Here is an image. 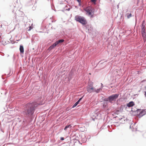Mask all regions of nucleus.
<instances>
[{
  "label": "nucleus",
  "instance_id": "nucleus-34",
  "mask_svg": "<svg viewBox=\"0 0 146 146\" xmlns=\"http://www.w3.org/2000/svg\"><path fill=\"white\" fill-rule=\"evenodd\" d=\"M101 84L102 86H101V88H102V89L103 88V87H104V86H103V85L102 83H101Z\"/></svg>",
  "mask_w": 146,
  "mask_h": 146
},
{
  "label": "nucleus",
  "instance_id": "nucleus-19",
  "mask_svg": "<svg viewBox=\"0 0 146 146\" xmlns=\"http://www.w3.org/2000/svg\"><path fill=\"white\" fill-rule=\"evenodd\" d=\"M125 16L127 17L128 19H129L132 16V15L131 13H127L126 14Z\"/></svg>",
  "mask_w": 146,
  "mask_h": 146
},
{
  "label": "nucleus",
  "instance_id": "nucleus-10",
  "mask_svg": "<svg viewBox=\"0 0 146 146\" xmlns=\"http://www.w3.org/2000/svg\"><path fill=\"white\" fill-rule=\"evenodd\" d=\"M57 45L56 44V42H55L49 47L48 48V50L49 51L55 48Z\"/></svg>",
  "mask_w": 146,
  "mask_h": 146
},
{
  "label": "nucleus",
  "instance_id": "nucleus-22",
  "mask_svg": "<svg viewBox=\"0 0 146 146\" xmlns=\"http://www.w3.org/2000/svg\"><path fill=\"white\" fill-rule=\"evenodd\" d=\"M90 6V12H91V14H92V13H94V9L91 6Z\"/></svg>",
  "mask_w": 146,
  "mask_h": 146
},
{
  "label": "nucleus",
  "instance_id": "nucleus-35",
  "mask_svg": "<svg viewBox=\"0 0 146 146\" xmlns=\"http://www.w3.org/2000/svg\"><path fill=\"white\" fill-rule=\"evenodd\" d=\"M32 9H33V10H34L35 9V7H33L32 8Z\"/></svg>",
  "mask_w": 146,
  "mask_h": 146
},
{
  "label": "nucleus",
  "instance_id": "nucleus-1",
  "mask_svg": "<svg viewBox=\"0 0 146 146\" xmlns=\"http://www.w3.org/2000/svg\"><path fill=\"white\" fill-rule=\"evenodd\" d=\"M38 104L35 102L27 104L21 112L22 116L23 118V123H25L31 118Z\"/></svg>",
  "mask_w": 146,
  "mask_h": 146
},
{
  "label": "nucleus",
  "instance_id": "nucleus-8",
  "mask_svg": "<svg viewBox=\"0 0 146 146\" xmlns=\"http://www.w3.org/2000/svg\"><path fill=\"white\" fill-rule=\"evenodd\" d=\"M82 17L77 15L75 17V20L76 21L80 23L81 20L82 18Z\"/></svg>",
  "mask_w": 146,
  "mask_h": 146
},
{
  "label": "nucleus",
  "instance_id": "nucleus-13",
  "mask_svg": "<svg viewBox=\"0 0 146 146\" xmlns=\"http://www.w3.org/2000/svg\"><path fill=\"white\" fill-rule=\"evenodd\" d=\"M127 106L128 107H132L134 105V103L132 101L130 102L129 103L127 104Z\"/></svg>",
  "mask_w": 146,
  "mask_h": 146
},
{
  "label": "nucleus",
  "instance_id": "nucleus-9",
  "mask_svg": "<svg viewBox=\"0 0 146 146\" xmlns=\"http://www.w3.org/2000/svg\"><path fill=\"white\" fill-rule=\"evenodd\" d=\"M90 6H88L84 9V10L88 13L89 15H91V13L90 12Z\"/></svg>",
  "mask_w": 146,
  "mask_h": 146
},
{
  "label": "nucleus",
  "instance_id": "nucleus-16",
  "mask_svg": "<svg viewBox=\"0 0 146 146\" xmlns=\"http://www.w3.org/2000/svg\"><path fill=\"white\" fill-rule=\"evenodd\" d=\"M64 40L63 39H61L58 40L56 41L55 42L57 45L58 44L63 42L64 41Z\"/></svg>",
  "mask_w": 146,
  "mask_h": 146
},
{
  "label": "nucleus",
  "instance_id": "nucleus-38",
  "mask_svg": "<svg viewBox=\"0 0 146 146\" xmlns=\"http://www.w3.org/2000/svg\"><path fill=\"white\" fill-rule=\"evenodd\" d=\"M2 79H4V78H3V76H2Z\"/></svg>",
  "mask_w": 146,
  "mask_h": 146
},
{
  "label": "nucleus",
  "instance_id": "nucleus-6",
  "mask_svg": "<svg viewBox=\"0 0 146 146\" xmlns=\"http://www.w3.org/2000/svg\"><path fill=\"white\" fill-rule=\"evenodd\" d=\"M86 136H85V135H83V136H82V134L79 135V136L80 137V138L81 139V140H82V141L83 143H85L86 142V141H87V140L86 139Z\"/></svg>",
  "mask_w": 146,
  "mask_h": 146
},
{
  "label": "nucleus",
  "instance_id": "nucleus-7",
  "mask_svg": "<svg viewBox=\"0 0 146 146\" xmlns=\"http://www.w3.org/2000/svg\"><path fill=\"white\" fill-rule=\"evenodd\" d=\"M80 23L83 25H86L87 24V21L86 19L82 17V19Z\"/></svg>",
  "mask_w": 146,
  "mask_h": 146
},
{
  "label": "nucleus",
  "instance_id": "nucleus-11",
  "mask_svg": "<svg viewBox=\"0 0 146 146\" xmlns=\"http://www.w3.org/2000/svg\"><path fill=\"white\" fill-rule=\"evenodd\" d=\"M84 96H83L81 98H80L79 100L76 102L75 104L73 106L72 108H74L79 103L80 101L82 100V98L84 97Z\"/></svg>",
  "mask_w": 146,
  "mask_h": 146
},
{
  "label": "nucleus",
  "instance_id": "nucleus-21",
  "mask_svg": "<svg viewBox=\"0 0 146 146\" xmlns=\"http://www.w3.org/2000/svg\"><path fill=\"white\" fill-rule=\"evenodd\" d=\"M145 21L143 20L142 22V24L141 25V28H145Z\"/></svg>",
  "mask_w": 146,
  "mask_h": 146
},
{
  "label": "nucleus",
  "instance_id": "nucleus-25",
  "mask_svg": "<svg viewBox=\"0 0 146 146\" xmlns=\"http://www.w3.org/2000/svg\"><path fill=\"white\" fill-rule=\"evenodd\" d=\"M85 25V27L86 29H88V30H89L90 27V25H87V24Z\"/></svg>",
  "mask_w": 146,
  "mask_h": 146
},
{
  "label": "nucleus",
  "instance_id": "nucleus-37",
  "mask_svg": "<svg viewBox=\"0 0 146 146\" xmlns=\"http://www.w3.org/2000/svg\"><path fill=\"white\" fill-rule=\"evenodd\" d=\"M2 56H4V53H3V54H2Z\"/></svg>",
  "mask_w": 146,
  "mask_h": 146
},
{
  "label": "nucleus",
  "instance_id": "nucleus-5",
  "mask_svg": "<svg viewBox=\"0 0 146 146\" xmlns=\"http://www.w3.org/2000/svg\"><path fill=\"white\" fill-rule=\"evenodd\" d=\"M100 115V114L99 113H94L93 114L92 116V119L95 121V119H99L98 118L99 115Z\"/></svg>",
  "mask_w": 146,
  "mask_h": 146
},
{
  "label": "nucleus",
  "instance_id": "nucleus-3",
  "mask_svg": "<svg viewBox=\"0 0 146 146\" xmlns=\"http://www.w3.org/2000/svg\"><path fill=\"white\" fill-rule=\"evenodd\" d=\"M119 94H113L107 98H104L103 97L102 99L103 101L105 102H108L111 103H112L113 101H116L117 99L118 98Z\"/></svg>",
  "mask_w": 146,
  "mask_h": 146
},
{
  "label": "nucleus",
  "instance_id": "nucleus-40",
  "mask_svg": "<svg viewBox=\"0 0 146 146\" xmlns=\"http://www.w3.org/2000/svg\"><path fill=\"white\" fill-rule=\"evenodd\" d=\"M117 7H118H118H119L118 5H117Z\"/></svg>",
  "mask_w": 146,
  "mask_h": 146
},
{
  "label": "nucleus",
  "instance_id": "nucleus-23",
  "mask_svg": "<svg viewBox=\"0 0 146 146\" xmlns=\"http://www.w3.org/2000/svg\"><path fill=\"white\" fill-rule=\"evenodd\" d=\"M145 33H146V32L145 31V28H141V34H145Z\"/></svg>",
  "mask_w": 146,
  "mask_h": 146
},
{
  "label": "nucleus",
  "instance_id": "nucleus-27",
  "mask_svg": "<svg viewBox=\"0 0 146 146\" xmlns=\"http://www.w3.org/2000/svg\"><path fill=\"white\" fill-rule=\"evenodd\" d=\"M86 139L87 140V139L89 140L91 138V136H90V135H88L87 136H86Z\"/></svg>",
  "mask_w": 146,
  "mask_h": 146
},
{
  "label": "nucleus",
  "instance_id": "nucleus-24",
  "mask_svg": "<svg viewBox=\"0 0 146 146\" xmlns=\"http://www.w3.org/2000/svg\"><path fill=\"white\" fill-rule=\"evenodd\" d=\"M97 1V0H90L91 1L94 5L96 4Z\"/></svg>",
  "mask_w": 146,
  "mask_h": 146
},
{
  "label": "nucleus",
  "instance_id": "nucleus-39",
  "mask_svg": "<svg viewBox=\"0 0 146 146\" xmlns=\"http://www.w3.org/2000/svg\"><path fill=\"white\" fill-rule=\"evenodd\" d=\"M7 76H8H8H9V74H8L7 75Z\"/></svg>",
  "mask_w": 146,
  "mask_h": 146
},
{
  "label": "nucleus",
  "instance_id": "nucleus-4",
  "mask_svg": "<svg viewBox=\"0 0 146 146\" xmlns=\"http://www.w3.org/2000/svg\"><path fill=\"white\" fill-rule=\"evenodd\" d=\"M93 83H92L88 85V86L87 88V91L89 93H91L94 92V89L93 87Z\"/></svg>",
  "mask_w": 146,
  "mask_h": 146
},
{
  "label": "nucleus",
  "instance_id": "nucleus-31",
  "mask_svg": "<svg viewBox=\"0 0 146 146\" xmlns=\"http://www.w3.org/2000/svg\"><path fill=\"white\" fill-rule=\"evenodd\" d=\"M16 14H17V13H15V18L16 19H17V16H16Z\"/></svg>",
  "mask_w": 146,
  "mask_h": 146
},
{
  "label": "nucleus",
  "instance_id": "nucleus-14",
  "mask_svg": "<svg viewBox=\"0 0 146 146\" xmlns=\"http://www.w3.org/2000/svg\"><path fill=\"white\" fill-rule=\"evenodd\" d=\"M17 13L18 14V15L17 16H19V17L23 16V15H24V13L23 12L20 11L19 10L18 11Z\"/></svg>",
  "mask_w": 146,
  "mask_h": 146
},
{
  "label": "nucleus",
  "instance_id": "nucleus-30",
  "mask_svg": "<svg viewBox=\"0 0 146 146\" xmlns=\"http://www.w3.org/2000/svg\"><path fill=\"white\" fill-rule=\"evenodd\" d=\"M64 137H61L60 138V140L62 141H63L64 140Z\"/></svg>",
  "mask_w": 146,
  "mask_h": 146
},
{
  "label": "nucleus",
  "instance_id": "nucleus-33",
  "mask_svg": "<svg viewBox=\"0 0 146 146\" xmlns=\"http://www.w3.org/2000/svg\"><path fill=\"white\" fill-rule=\"evenodd\" d=\"M133 108V110H136H136L137 109L135 107H134L133 108Z\"/></svg>",
  "mask_w": 146,
  "mask_h": 146
},
{
  "label": "nucleus",
  "instance_id": "nucleus-15",
  "mask_svg": "<svg viewBox=\"0 0 146 146\" xmlns=\"http://www.w3.org/2000/svg\"><path fill=\"white\" fill-rule=\"evenodd\" d=\"M19 50L20 53H24V48L23 46L22 45H20V46Z\"/></svg>",
  "mask_w": 146,
  "mask_h": 146
},
{
  "label": "nucleus",
  "instance_id": "nucleus-17",
  "mask_svg": "<svg viewBox=\"0 0 146 146\" xmlns=\"http://www.w3.org/2000/svg\"><path fill=\"white\" fill-rule=\"evenodd\" d=\"M102 88H100L97 90L94 89V92H95L96 93H98L102 90Z\"/></svg>",
  "mask_w": 146,
  "mask_h": 146
},
{
  "label": "nucleus",
  "instance_id": "nucleus-28",
  "mask_svg": "<svg viewBox=\"0 0 146 146\" xmlns=\"http://www.w3.org/2000/svg\"><path fill=\"white\" fill-rule=\"evenodd\" d=\"M119 111L117 110L115 112V113L116 114H118L119 113Z\"/></svg>",
  "mask_w": 146,
  "mask_h": 146
},
{
  "label": "nucleus",
  "instance_id": "nucleus-29",
  "mask_svg": "<svg viewBox=\"0 0 146 146\" xmlns=\"http://www.w3.org/2000/svg\"><path fill=\"white\" fill-rule=\"evenodd\" d=\"M144 42H145L146 41V38H143Z\"/></svg>",
  "mask_w": 146,
  "mask_h": 146
},
{
  "label": "nucleus",
  "instance_id": "nucleus-26",
  "mask_svg": "<svg viewBox=\"0 0 146 146\" xmlns=\"http://www.w3.org/2000/svg\"><path fill=\"white\" fill-rule=\"evenodd\" d=\"M141 34L143 38H146V33Z\"/></svg>",
  "mask_w": 146,
  "mask_h": 146
},
{
  "label": "nucleus",
  "instance_id": "nucleus-12",
  "mask_svg": "<svg viewBox=\"0 0 146 146\" xmlns=\"http://www.w3.org/2000/svg\"><path fill=\"white\" fill-rule=\"evenodd\" d=\"M38 40V37L37 36L33 35L31 39L32 42H35V41H36Z\"/></svg>",
  "mask_w": 146,
  "mask_h": 146
},
{
  "label": "nucleus",
  "instance_id": "nucleus-2",
  "mask_svg": "<svg viewBox=\"0 0 146 146\" xmlns=\"http://www.w3.org/2000/svg\"><path fill=\"white\" fill-rule=\"evenodd\" d=\"M132 108L131 113L134 116L137 115L138 118H140L146 114V109L141 110V109H137L136 110H133Z\"/></svg>",
  "mask_w": 146,
  "mask_h": 146
},
{
  "label": "nucleus",
  "instance_id": "nucleus-41",
  "mask_svg": "<svg viewBox=\"0 0 146 146\" xmlns=\"http://www.w3.org/2000/svg\"><path fill=\"white\" fill-rule=\"evenodd\" d=\"M11 43H12V44H13V43H12V42H11Z\"/></svg>",
  "mask_w": 146,
  "mask_h": 146
},
{
  "label": "nucleus",
  "instance_id": "nucleus-36",
  "mask_svg": "<svg viewBox=\"0 0 146 146\" xmlns=\"http://www.w3.org/2000/svg\"><path fill=\"white\" fill-rule=\"evenodd\" d=\"M31 27H30L29 29L28 30L29 31H30L31 30Z\"/></svg>",
  "mask_w": 146,
  "mask_h": 146
},
{
  "label": "nucleus",
  "instance_id": "nucleus-20",
  "mask_svg": "<svg viewBox=\"0 0 146 146\" xmlns=\"http://www.w3.org/2000/svg\"><path fill=\"white\" fill-rule=\"evenodd\" d=\"M71 126L70 125H68L65 126L64 127V129L65 131H66L67 129L69 128V129H70Z\"/></svg>",
  "mask_w": 146,
  "mask_h": 146
},
{
  "label": "nucleus",
  "instance_id": "nucleus-32",
  "mask_svg": "<svg viewBox=\"0 0 146 146\" xmlns=\"http://www.w3.org/2000/svg\"><path fill=\"white\" fill-rule=\"evenodd\" d=\"M70 9V8H68L67 9H66V10H67L68 11H69Z\"/></svg>",
  "mask_w": 146,
  "mask_h": 146
},
{
  "label": "nucleus",
  "instance_id": "nucleus-18",
  "mask_svg": "<svg viewBox=\"0 0 146 146\" xmlns=\"http://www.w3.org/2000/svg\"><path fill=\"white\" fill-rule=\"evenodd\" d=\"M108 102H104L103 103L102 107L104 108L107 107Z\"/></svg>",
  "mask_w": 146,
  "mask_h": 146
}]
</instances>
